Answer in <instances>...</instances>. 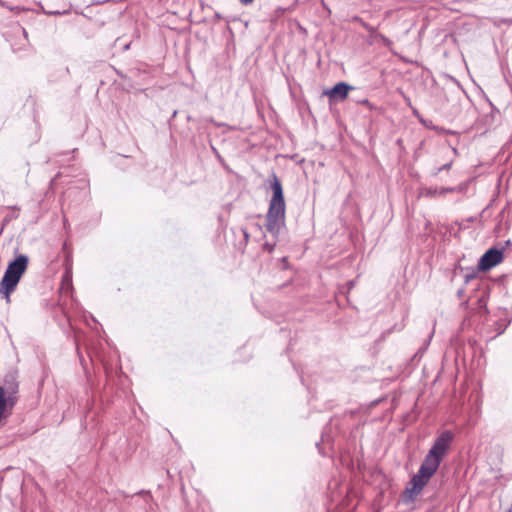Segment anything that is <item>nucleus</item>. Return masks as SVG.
Returning a JSON list of instances; mask_svg holds the SVG:
<instances>
[{
  "mask_svg": "<svg viewBox=\"0 0 512 512\" xmlns=\"http://www.w3.org/2000/svg\"><path fill=\"white\" fill-rule=\"evenodd\" d=\"M80 362H81L82 365L85 364V359L81 355H80Z\"/></svg>",
  "mask_w": 512,
  "mask_h": 512,
  "instance_id": "nucleus-7",
  "label": "nucleus"
},
{
  "mask_svg": "<svg viewBox=\"0 0 512 512\" xmlns=\"http://www.w3.org/2000/svg\"><path fill=\"white\" fill-rule=\"evenodd\" d=\"M352 89L353 87L347 83L339 82L331 89L325 90L323 94L329 97L330 102H338L345 100Z\"/></svg>",
  "mask_w": 512,
  "mask_h": 512,
  "instance_id": "nucleus-5",
  "label": "nucleus"
},
{
  "mask_svg": "<svg viewBox=\"0 0 512 512\" xmlns=\"http://www.w3.org/2000/svg\"><path fill=\"white\" fill-rule=\"evenodd\" d=\"M453 439L454 434L449 430L443 431L435 439L432 447L420 465L418 472L411 478L403 492L404 502H413L422 492L423 488L438 470Z\"/></svg>",
  "mask_w": 512,
  "mask_h": 512,
  "instance_id": "nucleus-1",
  "label": "nucleus"
},
{
  "mask_svg": "<svg viewBox=\"0 0 512 512\" xmlns=\"http://www.w3.org/2000/svg\"><path fill=\"white\" fill-rule=\"evenodd\" d=\"M503 260V252L501 250L491 248L479 260L478 268L481 271H488Z\"/></svg>",
  "mask_w": 512,
  "mask_h": 512,
  "instance_id": "nucleus-4",
  "label": "nucleus"
},
{
  "mask_svg": "<svg viewBox=\"0 0 512 512\" xmlns=\"http://www.w3.org/2000/svg\"><path fill=\"white\" fill-rule=\"evenodd\" d=\"M29 263V258L26 255H18L4 273L0 282V294H2L7 302H10V295L17 287L22 275L26 272Z\"/></svg>",
  "mask_w": 512,
  "mask_h": 512,
  "instance_id": "nucleus-3",
  "label": "nucleus"
},
{
  "mask_svg": "<svg viewBox=\"0 0 512 512\" xmlns=\"http://www.w3.org/2000/svg\"><path fill=\"white\" fill-rule=\"evenodd\" d=\"M271 189L273 191L267 213V230L277 234L285 221V201L280 180L275 174L271 176Z\"/></svg>",
  "mask_w": 512,
  "mask_h": 512,
  "instance_id": "nucleus-2",
  "label": "nucleus"
},
{
  "mask_svg": "<svg viewBox=\"0 0 512 512\" xmlns=\"http://www.w3.org/2000/svg\"><path fill=\"white\" fill-rule=\"evenodd\" d=\"M506 512H512V505H510Z\"/></svg>",
  "mask_w": 512,
  "mask_h": 512,
  "instance_id": "nucleus-8",
  "label": "nucleus"
},
{
  "mask_svg": "<svg viewBox=\"0 0 512 512\" xmlns=\"http://www.w3.org/2000/svg\"><path fill=\"white\" fill-rule=\"evenodd\" d=\"M252 1H253V0H241V2H242V3H244V4H249V3H251Z\"/></svg>",
  "mask_w": 512,
  "mask_h": 512,
  "instance_id": "nucleus-6",
  "label": "nucleus"
}]
</instances>
